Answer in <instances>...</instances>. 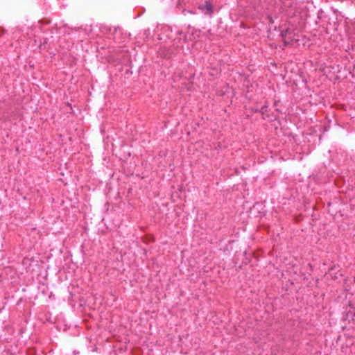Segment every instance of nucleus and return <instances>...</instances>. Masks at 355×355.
I'll list each match as a JSON object with an SVG mask.
<instances>
[{"label":"nucleus","mask_w":355,"mask_h":355,"mask_svg":"<svg viewBox=\"0 0 355 355\" xmlns=\"http://www.w3.org/2000/svg\"><path fill=\"white\" fill-rule=\"evenodd\" d=\"M198 8L206 15H211L213 13V6L208 1H205V4L200 5Z\"/></svg>","instance_id":"2"},{"label":"nucleus","mask_w":355,"mask_h":355,"mask_svg":"<svg viewBox=\"0 0 355 355\" xmlns=\"http://www.w3.org/2000/svg\"><path fill=\"white\" fill-rule=\"evenodd\" d=\"M281 36L286 45L291 44L292 41L293 40V34L289 30H286L285 31H282L281 33Z\"/></svg>","instance_id":"1"},{"label":"nucleus","mask_w":355,"mask_h":355,"mask_svg":"<svg viewBox=\"0 0 355 355\" xmlns=\"http://www.w3.org/2000/svg\"><path fill=\"white\" fill-rule=\"evenodd\" d=\"M110 33L112 35H115L119 30L116 27L110 28H109Z\"/></svg>","instance_id":"3"}]
</instances>
